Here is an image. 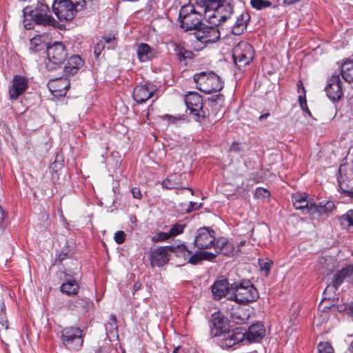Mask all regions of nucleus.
Here are the masks:
<instances>
[{"mask_svg":"<svg viewBox=\"0 0 353 353\" xmlns=\"http://www.w3.org/2000/svg\"><path fill=\"white\" fill-rule=\"evenodd\" d=\"M203 260L212 261L219 254L218 250L214 249V252L200 251Z\"/></svg>","mask_w":353,"mask_h":353,"instance_id":"46","label":"nucleus"},{"mask_svg":"<svg viewBox=\"0 0 353 353\" xmlns=\"http://www.w3.org/2000/svg\"><path fill=\"white\" fill-rule=\"evenodd\" d=\"M174 51L180 61L192 59L193 53L192 51L185 49L180 46H176Z\"/></svg>","mask_w":353,"mask_h":353,"instance_id":"34","label":"nucleus"},{"mask_svg":"<svg viewBox=\"0 0 353 353\" xmlns=\"http://www.w3.org/2000/svg\"><path fill=\"white\" fill-rule=\"evenodd\" d=\"M74 276H77V274L74 273V275L66 274L65 281L60 287L61 291L67 295H75L79 292V285L77 281V277L72 278Z\"/></svg>","mask_w":353,"mask_h":353,"instance_id":"23","label":"nucleus"},{"mask_svg":"<svg viewBox=\"0 0 353 353\" xmlns=\"http://www.w3.org/2000/svg\"><path fill=\"white\" fill-rule=\"evenodd\" d=\"M141 287V283L139 282H136L134 284V291H137L139 290Z\"/></svg>","mask_w":353,"mask_h":353,"instance_id":"58","label":"nucleus"},{"mask_svg":"<svg viewBox=\"0 0 353 353\" xmlns=\"http://www.w3.org/2000/svg\"><path fill=\"white\" fill-rule=\"evenodd\" d=\"M210 334L218 338L217 343L221 348L233 347L245 339V334L239 328L228 330L226 320L219 314L212 315Z\"/></svg>","mask_w":353,"mask_h":353,"instance_id":"2","label":"nucleus"},{"mask_svg":"<svg viewBox=\"0 0 353 353\" xmlns=\"http://www.w3.org/2000/svg\"><path fill=\"white\" fill-rule=\"evenodd\" d=\"M334 208L332 201L320 202L319 204L313 203L312 206L310 208V215L314 216L315 215H321L327 214Z\"/></svg>","mask_w":353,"mask_h":353,"instance_id":"24","label":"nucleus"},{"mask_svg":"<svg viewBox=\"0 0 353 353\" xmlns=\"http://www.w3.org/2000/svg\"><path fill=\"white\" fill-rule=\"evenodd\" d=\"M210 100L212 102L218 103L219 101H223V95L219 93L217 94L213 95L210 97Z\"/></svg>","mask_w":353,"mask_h":353,"instance_id":"53","label":"nucleus"},{"mask_svg":"<svg viewBox=\"0 0 353 353\" xmlns=\"http://www.w3.org/2000/svg\"><path fill=\"white\" fill-rule=\"evenodd\" d=\"M39 39H37V38H33L30 40V45L31 46H37L38 45V43L37 41H39Z\"/></svg>","mask_w":353,"mask_h":353,"instance_id":"57","label":"nucleus"},{"mask_svg":"<svg viewBox=\"0 0 353 353\" xmlns=\"http://www.w3.org/2000/svg\"><path fill=\"white\" fill-rule=\"evenodd\" d=\"M131 192L134 199H141L142 198V194L139 188H132L131 190Z\"/></svg>","mask_w":353,"mask_h":353,"instance_id":"52","label":"nucleus"},{"mask_svg":"<svg viewBox=\"0 0 353 353\" xmlns=\"http://www.w3.org/2000/svg\"><path fill=\"white\" fill-rule=\"evenodd\" d=\"M156 91V87L152 83L137 85L133 90L132 97L139 104L146 102L152 97Z\"/></svg>","mask_w":353,"mask_h":353,"instance_id":"15","label":"nucleus"},{"mask_svg":"<svg viewBox=\"0 0 353 353\" xmlns=\"http://www.w3.org/2000/svg\"><path fill=\"white\" fill-rule=\"evenodd\" d=\"M270 195L269 190L263 188H257L255 190L254 196L256 199H263L268 198Z\"/></svg>","mask_w":353,"mask_h":353,"instance_id":"43","label":"nucleus"},{"mask_svg":"<svg viewBox=\"0 0 353 353\" xmlns=\"http://www.w3.org/2000/svg\"><path fill=\"white\" fill-rule=\"evenodd\" d=\"M338 266L336 259L331 256L320 257L316 262L315 268L321 274H330Z\"/></svg>","mask_w":353,"mask_h":353,"instance_id":"19","label":"nucleus"},{"mask_svg":"<svg viewBox=\"0 0 353 353\" xmlns=\"http://www.w3.org/2000/svg\"><path fill=\"white\" fill-rule=\"evenodd\" d=\"M185 224L176 223L171 226L168 230L169 234L172 238H174L183 232Z\"/></svg>","mask_w":353,"mask_h":353,"instance_id":"36","label":"nucleus"},{"mask_svg":"<svg viewBox=\"0 0 353 353\" xmlns=\"http://www.w3.org/2000/svg\"><path fill=\"white\" fill-rule=\"evenodd\" d=\"M259 263L260 268L261 270H264L266 272H269L271 265H272V262L264 261L263 260L259 259Z\"/></svg>","mask_w":353,"mask_h":353,"instance_id":"50","label":"nucleus"},{"mask_svg":"<svg viewBox=\"0 0 353 353\" xmlns=\"http://www.w3.org/2000/svg\"><path fill=\"white\" fill-rule=\"evenodd\" d=\"M46 67L48 70H55L59 68L67 57L65 47L62 42L55 41L47 47Z\"/></svg>","mask_w":353,"mask_h":353,"instance_id":"9","label":"nucleus"},{"mask_svg":"<svg viewBox=\"0 0 353 353\" xmlns=\"http://www.w3.org/2000/svg\"><path fill=\"white\" fill-rule=\"evenodd\" d=\"M201 206V203L198 204L196 202L190 201V208L188 210V212H190L194 210H196L200 208Z\"/></svg>","mask_w":353,"mask_h":353,"instance_id":"54","label":"nucleus"},{"mask_svg":"<svg viewBox=\"0 0 353 353\" xmlns=\"http://www.w3.org/2000/svg\"><path fill=\"white\" fill-rule=\"evenodd\" d=\"M213 297L216 300H219L223 296L232 292L230 290V285L228 281L225 279L216 280L211 287Z\"/></svg>","mask_w":353,"mask_h":353,"instance_id":"20","label":"nucleus"},{"mask_svg":"<svg viewBox=\"0 0 353 353\" xmlns=\"http://www.w3.org/2000/svg\"><path fill=\"white\" fill-rule=\"evenodd\" d=\"M61 340L68 348L78 350L83 343L82 330L74 327H65L61 332Z\"/></svg>","mask_w":353,"mask_h":353,"instance_id":"11","label":"nucleus"},{"mask_svg":"<svg viewBox=\"0 0 353 353\" xmlns=\"http://www.w3.org/2000/svg\"><path fill=\"white\" fill-rule=\"evenodd\" d=\"M172 353H180V347L178 346L175 347L172 352Z\"/></svg>","mask_w":353,"mask_h":353,"instance_id":"62","label":"nucleus"},{"mask_svg":"<svg viewBox=\"0 0 353 353\" xmlns=\"http://www.w3.org/2000/svg\"><path fill=\"white\" fill-rule=\"evenodd\" d=\"M318 353H334V349L328 342H321L317 345Z\"/></svg>","mask_w":353,"mask_h":353,"instance_id":"39","label":"nucleus"},{"mask_svg":"<svg viewBox=\"0 0 353 353\" xmlns=\"http://www.w3.org/2000/svg\"><path fill=\"white\" fill-rule=\"evenodd\" d=\"M293 205L297 210H301L304 213L310 214V208L312 206L313 203L309 201L307 197L303 194H296L292 197Z\"/></svg>","mask_w":353,"mask_h":353,"instance_id":"25","label":"nucleus"},{"mask_svg":"<svg viewBox=\"0 0 353 353\" xmlns=\"http://www.w3.org/2000/svg\"><path fill=\"white\" fill-rule=\"evenodd\" d=\"M341 74L345 81H353V61H347L342 64Z\"/></svg>","mask_w":353,"mask_h":353,"instance_id":"29","label":"nucleus"},{"mask_svg":"<svg viewBox=\"0 0 353 353\" xmlns=\"http://www.w3.org/2000/svg\"><path fill=\"white\" fill-rule=\"evenodd\" d=\"M28 87V79L21 75H15L12 79V85L9 88V96L12 100H17Z\"/></svg>","mask_w":353,"mask_h":353,"instance_id":"16","label":"nucleus"},{"mask_svg":"<svg viewBox=\"0 0 353 353\" xmlns=\"http://www.w3.org/2000/svg\"><path fill=\"white\" fill-rule=\"evenodd\" d=\"M163 120L168 121L169 124H179L181 121L184 120L183 116H172L169 114H165L163 116Z\"/></svg>","mask_w":353,"mask_h":353,"instance_id":"40","label":"nucleus"},{"mask_svg":"<svg viewBox=\"0 0 353 353\" xmlns=\"http://www.w3.org/2000/svg\"><path fill=\"white\" fill-rule=\"evenodd\" d=\"M138 59L141 62H145L152 59L154 57V50L145 43H140L137 49Z\"/></svg>","mask_w":353,"mask_h":353,"instance_id":"27","label":"nucleus"},{"mask_svg":"<svg viewBox=\"0 0 353 353\" xmlns=\"http://www.w3.org/2000/svg\"><path fill=\"white\" fill-rule=\"evenodd\" d=\"M181 177V175L176 174H172L163 181L162 185L167 189L176 188L180 184Z\"/></svg>","mask_w":353,"mask_h":353,"instance_id":"33","label":"nucleus"},{"mask_svg":"<svg viewBox=\"0 0 353 353\" xmlns=\"http://www.w3.org/2000/svg\"><path fill=\"white\" fill-rule=\"evenodd\" d=\"M243 333L249 342H256L265 336V329L263 324L257 323L250 325L247 332Z\"/></svg>","mask_w":353,"mask_h":353,"instance_id":"22","label":"nucleus"},{"mask_svg":"<svg viewBox=\"0 0 353 353\" xmlns=\"http://www.w3.org/2000/svg\"><path fill=\"white\" fill-rule=\"evenodd\" d=\"M339 221L343 228L348 230L353 229V210H348L339 218Z\"/></svg>","mask_w":353,"mask_h":353,"instance_id":"32","label":"nucleus"},{"mask_svg":"<svg viewBox=\"0 0 353 353\" xmlns=\"http://www.w3.org/2000/svg\"><path fill=\"white\" fill-rule=\"evenodd\" d=\"M201 8L190 1V4L181 7L179 11L181 27L185 31L197 30L202 25Z\"/></svg>","mask_w":353,"mask_h":353,"instance_id":"4","label":"nucleus"},{"mask_svg":"<svg viewBox=\"0 0 353 353\" xmlns=\"http://www.w3.org/2000/svg\"><path fill=\"white\" fill-rule=\"evenodd\" d=\"M48 87L52 94L56 97L65 96L70 87V82L67 77L52 79L48 82Z\"/></svg>","mask_w":353,"mask_h":353,"instance_id":"17","label":"nucleus"},{"mask_svg":"<svg viewBox=\"0 0 353 353\" xmlns=\"http://www.w3.org/2000/svg\"><path fill=\"white\" fill-rule=\"evenodd\" d=\"M23 17H30L35 21L37 25L43 26H54L57 23L55 19L50 14L48 6L42 1H37V5L27 6L23 9Z\"/></svg>","mask_w":353,"mask_h":353,"instance_id":"7","label":"nucleus"},{"mask_svg":"<svg viewBox=\"0 0 353 353\" xmlns=\"http://www.w3.org/2000/svg\"><path fill=\"white\" fill-rule=\"evenodd\" d=\"M169 252H171L170 246H162L153 250L150 254L151 265L163 267L169 261Z\"/></svg>","mask_w":353,"mask_h":353,"instance_id":"18","label":"nucleus"},{"mask_svg":"<svg viewBox=\"0 0 353 353\" xmlns=\"http://www.w3.org/2000/svg\"><path fill=\"white\" fill-rule=\"evenodd\" d=\"M201 261H203V259L201 252L200 251H196L194 254H192V253L190 254L186 262L192 265H196Z\"/></svg>","mask_w":353,"mask_h":353,"instance_id":"45","label":"nucleus"},{"mask_svg":"<svg viewBox=\"0 0 353 353\" xmlns=\"http://www.w3.org/2000/svg\"><path fill=\"white\" fill-rule=\"evenodd\" d=\"M171 252H174L177 257L183 258L185 261H187L188 257L192 253L191 251L188 250L187 247L182 244L177 246H170Z\"/></svg>","mask_w":353,"mask_h":353,"instance_id":"31","label":"nucleus"},{"mask_svg":"<svg viewBox=\"0 0 353 353\" xmlns=\"http://www.w3.org/2000/svg\"><path fill=\"white\" fill-rule=\"evenodd\" d=\"M85 6V0H54L52 10L60 21L72 20Z\"/></svg>","mask_w":353,"mask_h":353,"instance_id":"6","label":"nucleus"},{"mask_svg":"<svg viewBox=\"0 0 353 353\" xmlns=\"http://www.w3.org/2000/svg\"><path fill=\"white\" fill-rule=\"evenodd\" d=\"M57 162H60V164L63 162V157L59 154H57L56 160L54 161V164H55Z\"/></svg>","mask_w":353,"mask_h":353,"instance_id":"56","label":"nucleus"},{"mask_svg":"<svg viewBox=\"0 0 353 353\" xmlns=\"http://www.w3.org/2000/svg\"><path fill=\"white\" fill-rule=\"evenodd\" d=\"M250 4L254 8L260 10L270 7L272 3L268 0H251Z\"/></svg>","mask_w":353,"mask_h":353,"instance_id":"38","label":"nucleus"},{"mask_svg":"<svg viewBox=\"0 0 353 353\" xmlns=\"http://www.w3.org/2000/svg\"><path fill=\"white\" fill-rule=\"evenodd\" d=\"M116 39L113 34H108L103 37L101 41H104V43L108 44V49H113L116 46Z\"/></svg>","mask_w":353,"mask_h":353,"instance_id":"42","label":"nucleus"},{"mask_svg":"<svg viewBox=\"0 0 353 353\" xmlns=\"http://www.w3.org/2000/svg\"><path fill=\"white\" fill-rule=\"evenodd\" d=\"M245 244V241H241L239 242V246H243Z\"/></svg>","mask_w":353,"mask_h":353,"instance_id":"63","label":"nucleus"},{"mask_svg":"<svg viewBox=\"0 0 353 353\" xmlns=\"http://www.w3.org/2000/svg\"><path fill=\"white\" fill-rule=\"evenodd\" d=\"M249 14L247 12L241 14L236 17V21L232 26V32L235 35H240L247 28V23L249 20Z\"/></svg>","mask_w":353,"mask_h":353,"instance_id":"26","label":"nucleus"},{"mask_svg":"<svg viewBox=\"0 0 353 353\" xmlns=\"http://www.w3.org/2000/svg\"><path fill=\"white\" fill-rule=\"evenodd\" d=\"M347 280V282L353 283V265H347L338 271L334 276L332 285H327L323 292V297L319 305L320 310L325 312L336 303V291L339 287Z\"/></svg>","mask_w":353,"mask_h":353,"instance_id":"3","label":"nucleus"},{"mask_svg":"<svg viewBox=\"0 0 353 353\" xmlns=\"http://www.w3.org/2000/svg\"><path fill=\"white\" fill-rule=\"evenodd\" d=\"M83 65L82 59L79 55H72L68 59L63 68V76L68 77L77 73Z\"/></svg>","mask_w":353,"mask_h":353,"instance_id":"21","label":"nucleus"},{"mask_svg":"<svg viewBox=\"0 0 353 353\" xmlns=\"http://www.w3.org/2000/svg\"><path fill=\"white\" fill-rule=\"evenodd\" d=\"M253 57L252 47L246 41L239 42L232 50L234 62L239 68L249 64Z\"/></svg>","mask_w":353,"mask_h":353,"instance_id":"10","label":"nucleus"},{"mask_svg":"<svg viewBox=\"0 0 353 353\" xmlns=\"http://www.w3.org/2000/svg\"><path fill=\"white\" fill-rule=\"evenodd\" d=\"M130 221H131L132 223L135 222V221H136V217H134V216L131 217V218H130Z\"/></svg>","mask_w":353,"mask_h":353,"instance_id":"64","label":"nucleus"},{"mask_svg":"<svg viewBox=\"0 0 353 353\" xmlns=\"http://www.w3.org/2000/svg\"><path fill=\"white\" fill-rule=\"evenodd\" d=\"M5 307L4 303H1L0 307V324L7 330L8 328V325L5 313Z\"/></svg>","mask_w":353,"mask_h":353,"instance_id":"44","label":"nucleus"},{"mask_svg":"<svg viewBox=\"0 0 353 353\" xmlns=\"http://www.w3.org/2000/svg\"><path fill=\"white\" fill-rule=\"evenodd\" d=\"M232 292L228 299L238 303H248L256 301L259 297L256 289L248 280L230 285Z\"/></svg>","mask_w":353,"mask_h":353,"instance_id":"5","label":"nucleus"},{"mask_svg":"<svg viewBox=\"0 0 353 353\" xmlns=\"http://www.w3.org/2000/svg\"><path fill=\"white\" fill-rule=\"evenodd\" d=\"M34 24H37L35 23V21L34 19L30 17H23V26L27 30H30L34 28Z\"/></svg>","mask_w":353,"mask_h":353,"instance_id":"48","label":"nucleus"},{"mask_svg":"<svg viewBox=\"0 0 353 353\" xmlns=\"http://www.w3.org/2000/svg\"><path fill=\"white\" fill-rule=\"evenodd\" d=\"M193 79L196 88L206 94L220 91L223 88V83L220 77L211 71L196 73Z\"/></svg>","mask_w":353,"mask_h":353,"instance_id":"8","label":"nucleus"},{"mask_svg":"<svg viewBox=\"0 0 353 353\" xmlns=\"http://www.w3.org/2000/svg\"><path fill=\"white\" fill-rule=\"evenodd\" d=\"M89 300L88 299H78L74 304L77 310L81 312H85L89 310Z\"/></svg>","mask_w":353,"mask_h":353,"instance_id":"37","label":"nucleus"},{"mask_svg":"<svg viewBox=\"0 0 353 353\" xmlns=\"http://www.w3.org/2000/svg\"><path fill=\"white\" fill-rule=\"evenodd\" d=\"M297 85L299 88V92H300V90L301 89L303 92V94H300L299 96L300 106L303 111L307 112L310 115H311V113L307 106L305 88L303 87V84L301 81L297 84Z\"/></svg>","mask_w":353,"mask_h":353,"instance_id":"35","label":"nucleus"},{"mask_svg":"<svg viewBox=\"0 0 353 353\" xmlns=\"http://www.w3.org/2000/svg\"><path fill=\"white\" fill-rule=\"evenodd\" d=\"M342 81L339 74L332 75L327 81L325 90L327 97L332 101H338L343 95Z\"/></svg>","mask_w":353,"mask_h":353,"instance_id":"14","label":"nucleus"},{"mask_svg":"<svg viewBox=\"0 0 353 353\" xmlns=\"http://www.w3.org/2000/svg\"><path fill=\"white\" fill-rule=\"evenodd\" d=\"M215 232L209 228H201L197 230L194 245L200 250L213 248L216 246Z\"/></svg>","mask_w":353,"mask_h":353,"instance_id":"12","label":"nucleus"},{"mask_svg":"<svg viewBox=\"0 0 353 353\" xmlns=\"http://www.w3.org/2000/svg\"><path fill=\"white\" fill-rule=\"evenodd\" d=\"M68 254L67 252H60L56 257V260L59 261H62L67 259Z\"/></svg>","mask_w":353,"mask_h":353,"instance_id":"55","label":"nucleus"},{"mask_svg":"<svg viewBox=\"0 0 353 353\" xmlns=\"http://www.w3.org/2000/svg\"><path fill=\"white\" fill-rule=\"evenodd\" d=\"M203 11L205 17L208 20L210 26L198 28L195 37L204 44L216 42L220 38L218 26L230 19L233 8L230 3L225 0H190Z\"/></svg>","mask_w":353,"mask_h":353,"instance_id":"1","label":"nucleus"},{"mask_svg":"<svg viewBox=\"0 0 353 353\" xmlns=\"http://www.w3.org/2000/svg\"><path fill=\"white\" fill-rule=\"evenodd\" d=\"M269 115L270 114L268 113L263 114L262 115H261L259 117V120L262 121L263 119H267L269 117Z\"/></svg>","mask_w":353,"mask_h":353,"instance_id":"59","label":"nucleus"},{"mask_svg":"<svg viewBox=\"0 0 353 353\" xmlns=\"http://www.w3.org/2000/svg\"><path fill=\"white\" fill-rule=\"evenodd\" d=\"M231 321L236 325H242L248 323L249 314L245 310L239 309L233 312L230 316Z\"/></svg>","mask_w":353,"mask_h":353,"instance_id":"30","label":"nucleus"},{"mask_svg":"<svg viewBox=\"0 0 353 353\" xmlns=\"http://www.w3.org/2000/svg\"><path fill=\"white\" fill-rule=\"evenodd\" d=\"M110 321L111 322L115 325L117 323V318L114 315L110 316Z\"/></svg>","mask_w":353,"mask_h":353,"instance_id":"61","label":"nucleus"},{"mask_svg":"<svg viewBox=\"0 0 353 353\" xmlns=\"http://www.w3.org/2000/svg\"><path fill=\"white\" fill-rule=\"evenodd\" d=\"M185 102L194 119L196 121L201 122V120L204 119L201 96L197 92H190L185 95Z\"/></svg>","mask_w":353,"mask_h":353,"instance_id":"13","label":"nucleus"},{"mask_svg":"<svg viewBox=\"0 0 353 353\" xmlns=\"http://www.w3.org/2000/svg\"><path fill=\"white\" fill-rule=\"evenodd\" d=\"M105 45L104 41L101 40L97 43L94 48V52L97 57L99 56L101 51L104 49Z\"/></svg>","mask_w":353,"mask_h":353,"instance_id":"49","label":"nucleus"},{"mask_svg":"<svg viewBox=\"0 0 353 353\" xmlns=\"http://www.w3.org/2000/svg\"><path fill=\"white\" fill-rule=\"evenodd\" d=\"M215 249L218 250L219 254H222L225 256L232 255L234 251L232 243L223 237L217 239Z\"/></svg>","mask_w":353,"mask_h":353,"instance_id":"28","label":"nucleus"},{"mask_svg":"<svg viewBox=\"0 0 353 353\" xmlns=\"http://www.w3.org/2000/svg\"><path fill=\"white\" fill-rule=\"evenodd\" d=\"M170 234L169 232H159L155 234V235L152 237V241L154 242H161L167 241L169 239H171Z\"/></svg>","mask_w":353,"mask_h":353,"instance_id":"41","label":"nucleus"},{"mask_svg":"<svg viewBox=\"0 0 353 353\" xmlns=\"http://www.w3.org/2000/svg\"><path fill=\"white\" fill-rule=\"evenodd\" d=\"M238 143H232V144L230 146L231 150H237Z\"/></svg>","mask_w":353,"mask_h":353,"instance_id":"60","label":"nucleus"},{"mask_svg":"<svg viewBox=\"0 0 353 353\" xmlns=\"http://www.w3.org/2000/svg\"><path fill=\"white\" fill-rule=\"evenodd\" d=\"M114 240L117 244L123 243L125 240V234L123 231H117L114 233Z\"/></svg>","mask_w":353,"mask_h":353,"instance_id":"47","label":"nucleus"},{"mask_svg":"<svg viewBox=\"0 0 353 353\" xmlns=\"http://www.w3.org/2000/svg\"><path fill=\"white\" fill-rule=\"evenodd\" d=\"M338 310L339 311H343V310H345L347 312V313L351 316H353V303H350V304H348L345 306H341V307H338Z\"/></svg>","mask_w":353,"mask_h":353,"instance_id":"51","label":"nucleus"}]
</instances>
